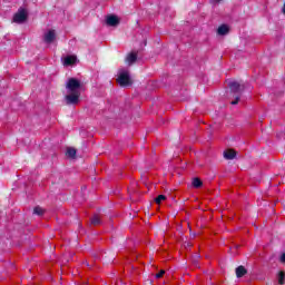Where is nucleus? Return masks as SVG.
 <instances>
[{
  "label": "nucleus",
  "mask_w": 285,
  "mask_h": 285,
  "mask_svg": "<svg viewBox=\"0 0 285 285\" xmlns=\"http://www.w3.org/2000/svg\"><path fill=\"white\" fill-rule=\"evenodd\" d=\"M66 88L69 92L66 96L67 104H79V97H81V90H83V85L81 81L77 78H69Z\"/></svg>",
  "instance_id": "obj_1"
},
{
  "label": "nucleus",
  "mask_w": 285,
  "mask_h": 285,
  "mask_svg": "<svg viewBox=\"0 0 285 285\" xmlns=\"http://www.w3.org/2000/svg\"><path fill=\"white\" fill-rule=\"evenodd\" d=\"M26 19H28V11L26 9L18 10V12L13 16L14 23H23Z\"/></svg>",
  "instance_id": "obj_2"
},
{
  "label": "nucleus",
  "mask_w": 285,
  "mask_h": 285,
  "mask_svg": "<svg viewBox=\"0 0 285 285\" xmlns=\"http://www.w3.org/2000/svg\"><path fill=\"white\" fill-rule=\"evenodd\" d=\"M117 83H119V86H130V83H132L130 81V75L128 71H125L118 76Z\"/></svg>",
  "instance_id": "obj_3"
},
{
  "label": "nucleus",
  "mask_w": 285,
  "mask_h": 285,
  "mask_svg": "<svg viewBox=\"0 0 285 285\" xmlns=\"http://www.w3.org/2000/svg\"><path fill=\"white\" fill-rule=\"evenodd\" d=\"M77 63V56H67L63 59V66H75Z\"/></svg>",
  "instance_id": "obj_4"
},
{
  "label": "nucleus",
  "mask_w": 285,
  "mask_h": 285,
  "mask_svg": "<svg viewBox=\"0 0 285 285\" xmlns=\"http://www.w3.org/2000/svg\"><path fill=\"white\" fill-rule=\"evenodd\" d=\"M107 26H118L119 18L117 16H108L106 19Z\"/></svg>",
  "instance_id": "obj_5"
},
{
  "label": "nucleus",
  "mask_w": 285,
  "mask_h": 285,
  "mask_svg": "<svg viewBox=\"0 0 285 285\" xmlns=\"http://www.w3.org/2000/svg\"><path fill=\"white\" fill-rule=\"evenodd\" d=\"M45 41H46V43H52L55 41V30H49L45 35Z\"/></svg>",
  "instance_id": "obj_6"
},
{
  "label": "nucleus",
  "mask_w": 285,
  "mask_h": 285,
  "mask_svg": "<svg viewBox=\"0 0 285 285\" xmlns=\"http://www.w3.org/2000/svg\"><path fill=\"white\" fill-rule=\"evenodd\" d=\"M224 157L225 159H235V157H237V153L235 149H227L224 151Z\"/></svg>",
  "instance_id": "obj_7"
},
{
  "label": "nucleus",
  "mask_w": 285,
  "mask_h": 285,
  "mask_svg": "<svg viewBox=\"0 0 285 285\" xmlns=\"http://www.w3.org/2000/svg\"><path fill=\"white\" fill-rule=\"evenodd\" d=\"M228 86L233 92H238V90H242V85H239L237 81H229Z\"/></svg>",
  "instance_id": "obj_8"
},
{
  "label": "nucleus",
  "mask_w": 285,
  "mask_h": 285,
  "mask_svg": "<svg viewBox=\"0 0 285 285\" xmlns=\"http://www.w3.org/2000/svg\"><path fill=\"white\" fill-rule=\"evenodd\" d=\"M127 63H129V66H132V63H135V61H137V53L131 52L127 56L126 58Z\"/></svg>",
  "instance_id": "obj_9"
},
{
  "label": "nucleus",
  "mask_w": 285,
  "mask_h": 285,
  "mask_svg": "<svg viewBox=\"0 0 285 285\" xmlns=\"http://www.w3.org/2000/svg\"><path fill=\"white\" fill-rule=\"evenodd\" d=\"M248 272L246 271V267L244 266H238L236 268V277H244V275H246Z\"/></svg>",
  "instance_id": "obj_10"
},
{
  "label": "nucleus",
  "mask_w": 285,
  "mask_h": 285,
  "mask_svg": "<svg viewBox=\"0 0 285 285\" xmlns=\"http://www.w3.org/2000/svg\"><path fill=\"white\" fill-rule=\"evenodd\" d=\"M66 155H67V157H69L70 159H75V157H76V155H77V149H75V148H68Z\"/></svg>",
  "instance_id": "obj_11"
},
{
  "label": "nucleus",
  "mask_w": 285,
  "mask_h": 285,
  "mask_svg": "<svg viewBox=\"0 0 285 285\" xmlns=\"http://www.w3.org/2000/svg\"><path fill=\"white\" fill-rule=\"evenodd\" d=\"M228 26H226V24H223V26H220L219 28H218V30H217V32H218V35H228Z\"/></svg>",
  "instance_id": "obj_12"
},
{
  "label": "nucleus",
  "mask_w": 285,
  "mask_h": 285,
  "mask_svg": "<svg viewBox=\"0 0 285 285\" xmlns=\"http://www.w3.org/2000/svg\"><path fill=\"white\" fill-rule=\"evenodd\" d=\"M191 184H193L194 188H202V186H203L202 179H199V178H194Z\"/></svg>",
  "instance_id": "obj_13"
},
{
  "label": "nucleus",
  "mask_w": 285,
  "mask_h": 285,
  "mask_svg": "<svg viewBox=\"0 0 285 285\" xmlns=\"http://www.w3.org/2000/svg\"><path fill=\"white\" fill-rule=\"evenodd\" d=\"M101 222V217L99 215H94L91 218V224H94V226H97L98 224H100Z\"/></svg>",
  "instance_id": "obj_14"
},
{
  "label": "nucleus",
  "mask_w": 285,
  "mask_h": 285,
  "mask_svg": "<svg viewBox=\"0 0 285 285\" xmlns=\"http://www.w3.org/2000/svg\"><path fill=\"white\" fill-rule=\"evenodd\" d=\"M33 213H35V215H43V213H46V210L38 206V207H35Z\"/></svg>",
  "instance_id": "obj_15"
},
{
  "label": "nucleus",
  "mask_w": 285,
  "mask_h": 285,
  "mask_svg": "<svg viewBox=\"0 0 285 285\" xmlns=\"http://www.w3.org/2000/svg\"><path fill=\"white\" fill-rule=\"evenodd\" d=\"M284 278H285V273L284 272H279L278 274V284H284Z\"/></svg>",
  "instance_id": "obj_16"
},
{
  "label": "nucleus",
  "mask_w": 285,
  "mask_h": 285,
  "mask_svg": "<svg viewBox=\"0 0 285 285\" xmlns=\"http://www.w3.org/2000/svg\"><path fill=\"white\" fill-rule=\"evenodd\" d=\"M163 202H166V197L164 195H159L157 198H156V204H161Z\"/></svg>",
  "instance_id": "obj_17"
},
{
  "label": "nucleus",
  "mask_w": 285,
  "mask_h": 285,
  "mask_svg": "<svg viewBox=\"0 0 285 285\" xmlns=\"http://www.w3.org/2000/svg\"><path fill=\"white\" fill-rule=\"evenodd\" d=\"M164 275H166V271L161 269L159 273L156 274V278L161 279V277H164Z\"/></svg>",
  "instance_id": "obj_18"
},
{
  "label": "nucleus",
  "mask_w": 285,
  "mask_h": 285,
  "mask_svg": "<svg viewBox=\"0 0 285 285\" xmlns=\"http://www.w3.org/2000/svg\"><path fill=\"white\" fill-rule=\"evenodd\" d=\"M236 104H239V98H236L235 100L232 101V106H236Z\"/></svg>",
  "instance_id": "obj_19"
},
{
  "label": "nucleus",
  "mask_w": 285,
  "mask_h": 285,
  "mask_svg": "<svg viewBox=\"0 0 285 285\" xmlns=\"http://www.w3.org/2000/svg\"><path fill=\"white\" fill-rule=\"evenodd\" d=\"M281 262L285 264V253L281 256Z\"/></svg>",
  "instance_id": "obj_20"
},
{
  "label": "nucleus",
  "mask_w": 285,
  "mask_h": 285,
  "mask_svg": "<svg viewBox=\"0 0 285 285\" xmlns=\"http://www.w3.org/2000/svg\"><path fill=\"white\" fill-rule=\"evenodd\" d=\"M283 14H285V3H284V7H283Z\"/></svg>",
  "instance_id": "obj_21"
}]
</instances>
